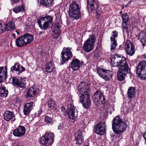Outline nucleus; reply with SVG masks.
Returning a JSON list of instances; mask_svg holds the SVG:
<instances>
[{"label": "nucleus", "mask_w": 146, "mask_h": 146, "mask_svg": "<svg viewBox=\"0 0 146 146\" xmlns=\"http://www.w3.org/2000/svg\"><path fill=\"white\" fill-rule=\"evenodd\" d=\"M45 68L46 71L49 73H51L55 70L54 64L51 61L48 62L46 63Z\"/></svg>", "instance_id": "a878e982"}, {"label": "nucleus", "mask_w": 146, "mask_h": 146, "mask_svg": "<svg viewBox=\"0 0 146 146\" xmlns=\"http://www.w3.org/2000/svg\"><path fill=\"white\" fill-rule=\"evenodd\" d=\"M22 142H15L14 144V146H23Z\"/></svg>", "instance_id": "c03bdc74"}, {"label": "nucleus", "mask_w": 146, "mask_h": 146, "mask_svg": "<svg viewBox=\"0 0 146 146\" xmlns=\"http://www.w3.org/2000/svg\"><path fill=\"white\" fill-rule=\"evenodd\" d=\"M45 121L47 123H53V120L52 118H50L48 116L46 117L45 118Z\"/></svg>", "instance_id": "ea45409f"}, {"label": "nucleus", "mask_w": 146, "mask_h": 146, "mask_svg": "<svg viewBox=\"0 0 146 146\" xmlns=\"http://www.w3.org/2000/svg\"><path fill=\"white\" fill-rule=\"evenodd\" d=\"M12 35L14 38H15V33L13 34Z\"/></svg>", "instance_id": "09e8293b"}, {"label": "nucleus", "mask_w": 146, "mask_h": 146, "mask_svg": "<svg viewBox=\"0 0 146 146\" xmlns=\"http://www.w3.org/2000/svg\"><path fill=\"white\" fill-rule=\"evenodd\" d=\"M140 41L143 46L146 45V33L144 32H141L139 36Z\"/></svg>", "instance_id": "c756f323"}, {"label": "nucleus", "mask_w": 146, "mask_h": 146, "mask_svg": "<svg viewBox=\"0 0 146 146\" xmlns=\"http://www.w3.org/2000/svg\"><path fill=\"white\" fill-rule=\"evenodd\" d=\"M87 7L88 11H90L92 13H94L97 16H99L100 11L98 7V5L94 0H88L87 2Z\"/></svg>", "instance_id": "1a4fd4ad"}, {"label": "nucleus", "mask_w": 146, "mask_h": 146, "mask_svg": "<svg viewBox=\"0 0 146 146\" xmlns=\"http://www.w3.org/2000/svg\"><path fill=\"white\" fill-rule=\"evenodd\" d=\"M13 83L18 87L21 88H24L25 87L26 84V80L24 78H13L12 79Z\"/></svg>", "instance_id": "a211bd4d"}, {"label": "nucleus", "mask_w": 146, "mask_h": 146, "mask_svg": "<svg viewBox=\"0 0 146 146\" xmlns=\"http://www.w3.org/2000/svg\"><path fill=\"white\" fill-rule=\"evenodd\" d=\"M66 112L70 119L73 120L75 119L76 117L75 113V109L73 104L70 103L68 105Z\"/></svg>", "instance_id": "f8f14e48"}, {"label": "nucleus", "mask_w": 146, "mask_h": 146, "mask_svg": "<svg viewBox=\"0 0 146 146\" xmlns=\"http://www.w3.org/2000/svg\"><path fill=\"white\" fill-rule=\"evenodd\" d=\"M61 26L59 23H57L56 24L54 29L52 30V31L53 32V37L55 39H58L60 35V28Z\"/></svg>", "instance_id": "393cba45"}, {"label": "nucleus", "mask_w": 146, "mask_h": 146, "mask_svg": "<svg viewBox=\"0 0 146 146\" xmlns=\"http://www.w3.org/2000/svg\"><path fill=\"white\" fill-rule=\"evenodd\" d=\"M63 129V127L61 125H59L58 126V130H61Z\"/></svg>", "instance_id": "49530a36"}, {"label": "nucleus", "mask_w": 146, "mask_h": 146, "mask_svg": "<svg viewBox=\"0 0 146 146\" xmlns=\"http://www.w3.org/2000/svg\"><path fill=\"white\" fill-rule=\"evenodd\" d=\"M53 18V17L47 15L40 17L37 20V22L41 29L47 30L52 25Z\"/></svg>", "instance_id": "39448f33"}, {"label": "nucleus", "mask_w": 146, "mask_h": 146, "mask_svg": "<svg viewBox=\"0 0 146 146\" xmlns=\"http://www.w3.org/2000/svg\"><path fill=\"white\" fill-rule=\"evenodd\" d=\"M85 146H89L88 145H86Z\"/></svg>", "instance_id": "13d9d810"}, {"label": "nucleus", "mask_w": 146, "mask_h": 146, "mask_svg": "<svg viewBox=\"0 0 146 146\" xmlns=\"http://www.w3.org/2000/svg\"><path fill=\"white\" fill-rule=\"evenodd\" d=\"M72 48L68 47H64L61 52V63L63 64L70 59L72 56V54L71 50Z\"/></svg>", "instance_id": "9d476101"}, {"label": "nucleus", "mask_w": 146, "mask_h": 146, "mask_svg": "<svg viewBox=\"0 0 146 146\" xmlns=\"http://www.w3.org/2000/svg\"><path fill=\"white\" fill-rule=\"evenodd\" d=\"M24 10V8L22 5L16 6L13 9V11L15 13H17Z\"/></svg>", "instance_id": "4c0bfd02"}, {"label": "nucleus", "mask_w": 146, "mask_h": 146, "mask_svg": "<svg viewBox=\"0 0 146 146\" xmlns=\"http://www.w3.org/2000/svg\"><path fill=\"white\" fill-rule=\"evenodd\" d=\"M6 67H0V83L5 80L7 77V71Z\"/></svg>", "instance_id": "6ab92c4d"}, {"label": "nucleus", "mask_w": 146, "mask_h": 146, "mask_svg": "<svg viewBox=\"0 0 146 146\" xmlns=\"http://www.w3.org/2000/svg\"><path fill=\"white\" fill-rule=\"evenodd\" d=\"M5 30V28H3L2 26V24L0 23V34L3 33Z\"/></svg>", "instance_id": "37998d69"}, {"label": "nucleus", "mask_w": 146, "mask_h": 146, "mask_svg": "<svg viewBox=\"0 0 146 146\" xmlns=\"http://www.w3.org/2000/svg\"><path fill=\"white\" fill-rule=\"evenodd\" d=\"M95 132L99 135H102L106 131V125L104 122H101L98 124L96 127Z\"/></svg>", "instance_id": "f3484780"}, {"label": "nucleus", "mask_w": 146, "mask_h": 146, "mask_svg": "<svg viewBox=\"0 0 146 146\" xmlns=\"http://www.w3.org/2000/svg\"><path fill=\"white\" fill-rule=\"evenodd\" d=\"M143 57L144 58H146V55H143Z\"/></svg>", "instance_id": "864d4df0"}, {"label": "nucleus", "mask_w": 146, "mask_h": 146, "mask_svg": "<svg viewBox=\"0 0 146 146\" xmlns=\"http://www.w3.org/2000/svg\"><path fill=\"white\" fill-rule=\"evenodd\" d=\"M25 42L22 36L19 37L15 40L16 45L19 47H21L26 46Z\"/></svg>", "instance_id": "cd10ccee"}, {"label": "nucleus", "mask_w": 146, "mask_h": 146, "mask_svg": "<svg viewBox=\"0 0 146 146\" xmlns=\"http://www.w3.org/2000/svg\"><path fill=\"white\" fill-rule=\"evenodd\" d=\"M112 129L116 134L122 133L127 127V124L123 121L119 116L114 118L111 122Z\"/></svg>", "instance_id": "7ed1b4c3"}, {"label": "nucleus", "mask_w": 146, "mask_h": 146, "mask_svg": "<svg viewBox=\"0 0 146 146\" xmlns=\"http://www.w3.org/2000/svg\"><path fill=\"white\" fill-rule=\"evenodd\" d=\"M35 105V103L33 102L26 103L24 106L23 112L24 114L26 115H28L32 110Z\"/></svg>", "instance_id": "dca6fc26"}, {"label": "nucleus", "mask_w": 146, "mask_h": 146, "mask_svg": "<svg viewBox=\"0 0 146 146\" xmlns=\"http://www.w3.org/2000/svg\"><path fill=\"white\" fill-rule=\"evenodd\" d=\"M16 32L17 34L18 35H19V34H20V33L19 32H18V31H15Z\"/></svg>", "instance_id": "8fccbe9b"}, {"label": "nucleus", "mask_w": 146, "mask_h": 146, "mask_svg": "<svg viewBox=\"0 0 146 146\" xmlns=\"http://www.w3.org/2000/svg\"><path fill=\"white\" fill-rule=\"evenodd\" d=\"M19 0H11V2H12L13 3H14L17 2Z\"/></svg>", "instance_id": "de8ad7c7"}, {"label": "nucleus", "mask_w": 146, "mask_h": 146, "mask_svg": "<svg viewBox=\"0 0 146 146\" xmlns=\"http://www.w3.org/2000/svg\"><path fill=\"white\" fill-rule=\"evenodd\" d=\"M135 90V87H130L128 88L127 94L129 98L131 99L135 97L136 93Z\"/></svg>", "instance_id": "c85d7f7f"}, {"label": "nucleus", "mask_w": 146, "mask_h": 146, "mask_svg": "<svg viewBox=\"0 0 146 146\" xmlns=\"http://www.w3.org/2000/svg\"><path fill=\"white\" fill-rule=\"evenodd\" d=\"M129 26V24H122L123 27V33H127L128 32V27Z\"/></svg>", "instance_id": "58836bf2"}, {"label": "nucleus", "mask_w": 146, "mask_h": 146, "mask_svg": "<svg viewBox=\"0 0 146 146\" xmlns=\"http://www.w3.org/2000/svg\"><path fill=\"white\" fill-rule=\"evenodd\" d=\"M38 90L36 88L31 87L28 90L26 95L27 97H33L36 96Z\"/></svg>", "instance_id": "5701e85b"}, {"label": "nucleus", "mask_w": 146, "mask_h": 146, "mask_svg": "<svg viewBox=\"0 0 146 146\" xmlns=\"http://www.w3.org/2000/svg\"><path fill=\"white\" fill-rule=\"evenodd\" d=\"M123 21L122 24H128L129 16L127 13L123 14L121 16Z\"/></svg>", "instance_id": "e433bc0d"}, {"label": "nucleus", "mask_w": 146, "mask_h": 146, "mask_svg": "<svg viewBox=\"0 0 146 146\" xmlns=\"http://www.w3.org/2000/svg\"><path fill=\"white\" fill-rule=\"evenodd\" d=\"M96 39L94 35H90L89 38L84 44L83 49L85 52H88L93 49Z\"/></svg>", "instance_id": "6e6552de"}, {"label": "nucleus", "mask_w": 146, "mask_h": 146, "mask_svg": "<svg viewBox=\"0 0 146 146\" xmlns=\"http://www.w3.org/2000/svg\"><path fill=\"white\" fill-rule=\"evenodd\" d=\"M131 3V2H129L127 3V4H128V5L130 3Z\"/></svg>", "instance_id": "4d7b16f0"}, {"label": "nucleus", "mask_w": 146, "mask_h": 146, "mask_svg": "<svg viewBox=\"0 0 146 146\" xmlns=\"http://www.w3.org/2000/svg\"><path fill=\"white\" fill-rule=\"evenodd\" d=\"M121 46V45H120V46H119V47H120Z\"/></svg>", "instance_id": "bf43d9fd"}, {"label": "nucleus", "mask_w": 146, "mask_h": 146, "mask_svg": "<svg viewBox=\"0 0 146 146\" xmlns=\"http://www.w3.org/2000/svg\"><path fill=\"white\" fill-rule=\"evenodd\" d=\"M75 140L76 141V143L80 145L84 141V136L82 131L79 130L76 131L74 134Z\"/></svg>", "instance_id": "ddd939ff"}, {"label": "nucleus", "mask_w": 146, "mask_h": 146, "mask_svg": "<svg viewBox=\"0 0 146 146\" xmlns=\"http://www.w3.org/2000/svg\"><path fill=\"white\" fill-rule=\"evenodd\" d=\"M0 146H1V144H0Z\"/></svg>", "instance_id": "052dcab7"}, {"label": "nucleus", "mask_w": 146, "mask_h": 146, "mask_svg": "<svg viewBox=\"0 0 146 146\" xmlns=\"http://www.w3.org/2000/svg\"><path fill=\"white\" fill-rule=\"evenodd\" d=\"M125 46L126 53L130 56L133 55L134 53L135 50L131 41L127 40L125 43Z\"/></svg>", "instance_id": "4468645a"}, {"label": "nucleus", "mask_w": 146, "mask_h": 146, "mask_svg": "<svg viewBox=\"0 0 146 146\" xmlns=\"http://www.w3.org/2000/svg\"><path fill=\"white\" fill-rule=\"evenodd\" d=\"M112 72L111 71L106 69L104 79L105 81L109 80L112 77Z\"/></svg>", "instance_id": "2f4dec72"}, {"label": "nucleus", "mask_w": 146, "mask_h": 146, "mask_svg": "<svg viewBox=\"0 0 146 146\" xmlns=\"http://www.w3.org/2000/svg\"><path fill=\"white\" fill-rule=\"evenodd\" d=\"M25 132V127L23 126H19L13 132L14 136L17 137H21L24 135Z\"/></svg>", "instance_id": "2eb2a0df"}, {"label": "nucleus", "mask_w": 146, "mask_h": 146, "mask_svg": "<svg viewBox=\"0 0 146 146\" xmlns=\"http://www.w3.org/2000/svg\"><path fill=\"white\" fill-rule=\"evenodd\" d=\"M111 59L114 66H117L119 68L117 72V78L119 81L124 80L126 75L127 76H129L130 78H131L130 70L126 63L125 58L115 54L111 56Z\"/></svg>", "instance_id": "f257e3e1"}, {"label": "nucleus", "mask_w": 146, "mask_h": 146, "mask_svg": "<svg viewBox=\"0 0 146 146\" xmlns=\"http://www.w3.org/2000/svg\"><path fill=\"white\" fill-rule=\"evenodd\" d=\"M8 94V92L6 87L4 86H1L0 87V96L5 98L7 97Z\"/></svg>", "instance_id": "7c9ffc66"}, {"label": "nucleus", "mask_w": 146, "mask_h": 146, "mask_svg": "<svg viewBox=\"0 0 146 146\" xmlns=\"http://www.w3.org/2000/svg\"><path fill=\"white\" fill-rule=\"evenodd\" d=\"M111 44L110 45L111 50V51L114 50L117 46L116 40L112 37H110Z\"/></svg>", "instance_id": "473e14b6"}, {"label": "nucleus", "mask_w": 146, "mask_h": 146, "mask_svg": "<svg viewBox=\"0 0 146 146\" xmlns=\"http://www.w3.org/2000/svg\"><path fill=\"white\" fill-rule=\"evenodd\" d=\"M52 3L51 0H41L40 1L41 5H45L47 7L50 6Z\"/></svg>", "instance_id": "f704fd0d"}, {"label": "nucleus", "mask_w": 146, "mask_h": 146, "mask_svg": "<svg viewBox=\"0 0 146 146\" xmlns=\"http://www.w3.org/2000/svg\"><path fill=\"white\" fill-rule=\"evenodd\" d=\"M42 32H41V31H40V32L39 34V35H41L42 34Z\"/></svg>", "instance_id": "3c124183"}, {"label": "nucleus", "mask_w": 146, "mask_h": 146, "mask_svg": "<svg viewBox=\"0 0 146 146\" xmlns=\"http://www.w3.org/2000/svg\"><path fill=\"white\" fill-rule=\"evenodd\" d=\"M54 134L51 132H46L44 136L41 138V144L47 146L52 145L54 141Z\"/></svg>", "instance_id": "0eeeda50"}, {"label": "nucleus", "mask_w": 146, "mask_h": 146, "mask_svg": "<svg viewBox=\"0 0 146 146\" xmlns=\"http://www.w3.org/2000/svg\"><path fill=\"white\" fill-rule=\"evenodd\" d=\"M97 73L98 75L104 79V76L106 69L100 67L97 68Z\"/></svg>", "instance_id": "72a5a7b5"}, {"label": "nucleus", "mask_w": 146, "mask_h": 146, "mask_svg": "<svg viewBox=\"0 0 146 146\" xmlns=\"http://www.w3.org/2000/svg\"><path fill=\"white\" fill-rule=\"evenodd\" d=\"M68 14L70 17L75 19H79L81 17L80 8L79 4L76 1L72 2L70 5Z\"/></svg>", "instance_id": "20e7f679"}, {"label": "nucleus", "mask_w": 146, "mask_h": 146, "mask_svg": "<svg viewBox=\"0 0 146 146\" xmlns=\"http://www.w3.org/2000/svg\"><path fill=\"white\" fill-rule=\"evenodd\" d=\"M5 30L8 31H13L15 29V23L10 21L5 25Z\"/></svg>", "instance_id": "bb28decb"}, {"label": "nucleus", "mask_w": 146, "mask_h": 146, "mask_svg": "<svg viewBox=\"0 0 146 146\" xmlns=\"http://www.w3.org/2000/svg\"><path fill=\"white\" fill-rule=\"evenodd\" d=\"M128 4H127L125 5V7H127V6H128Z\"/></svg>", "instance_id": "5fc2aeb1"}, {"label": "nucleus", "mask_w": 146, "mask_h": 146, "mask_svg": "<svg viewBox=\"0 0 146 146\" xmlns=\"http://www.w3.org/2000/svg\"><path fill=\"white\" fill-rule=\"evenodd\" d=\"M124 8V5H123L121 6V8H122V9H123V8Z\"/></svg>", "instance_id": "603ef678"}, {"label": "nucleus", "mask_w": 146, "mask_h": 146, "mask_svg": "<svg viewBox=\"0 0 146 146\" xmlns=\"http://www.w3.org/2000/svg\"><path fill=\"white\" fill-rule=\"evenodd\" d=\"M122 11H120L119 12V13H120V14H122Z\"/></svg>", "instance_id": "6e6d98bb"}, {"label": "nucleus", "mask_w": 146, "mask_h": 146, "mask_svg": "<svg viewBox=\"0 0 146 146\" xmlns=\"http://www.w3.org/2000/svg\"><path fill=\"white\" fill-rule=\"evenodd\" d=\"M15 117L14 113L9 110L6 111L3 115L4 119L7 121H9L12 119L13 121H15Z\"/></svg>", "instance_id": "4be33fe9"}, {"label": "nucleus", "mask_w": 146, "mask_h": 146, "mask_svg": "<svg viewBox=\"0 0 146 146\" xmlns=\"http://www.w3.org/2000/svg\"><path fill=\"white\" fill-rule=\"evenodd\" d=\"M48 107L51 108L53 109L55 107L56 103L54 100L52 98H50L48 100L46 103Z\"/></svg>", "instance_id": "c9c22d12"}, {"label": "nucleus", "mask_w": 146, "mask_h": 146, "mask_svg": "<svg viewBox=\"0 0 146 146\" xmlns=\"http://www.w3.org/2000/svg\"><path fill=\"white\" fill-rule=\"evenodd\" d=\"M61 111L63 113V115H66V109L64 106H62L61 108Z\"/></svg>", "instance_id": "79ce46f5"}, {"label": "nucleus", "mask_w": 146, "mask_h": 146, "mask_svg": "<svg viewBox=\"0 0 146 146\" xmlns=\"http://www.w3.org/2000/svg\"><path fill=\"white\" fill-rule=\"evenodd\" d=\"M92 97L93 102L97 106H99L101 104H104L105 102L104 96L98 91L94 93Z\"/></svg>", "instance_id": "9b49d317"}, {"label": "nucleus", "mask_w": 146, "mask_h": 146, "mask_svg": "<svg viewBox=\"0 0 146 146\" xmlns=\"http://www.w3.org/2000/svg\"><path fill=\"white\" fill-rule=\"evenodd\" d=\"M123 111L124 113H128V109H127V108H126V107H123Z\"/></svg>", "instance_id": "a18cd8bd"}, {"label": "nucleus", "mask_w": 146, "mask_h": 146, "mask_svg": "<svg viewBox=\"0 0 146 146\" xmlns=\"http://www.w3.org/2000/svg\"><path fill=\"white\" fill-rule=\"evenodd\" d=\"M112 33H113V35H112V36L111 37L115 39V38L117 37L118 36V33L116 31H114L112 32Z\"/></svg>", "instance_id": "a19ab883"}, {"label": "nucleus", "mask_w": 146, "mask_h": 146, "mask_svg": "<svg viewBox=\"0 0 146 146\" xmlns=\"http://www.w3.org/2000/svg\"><path fill=\"white\" fill-rule=\"evenodd\" d=\"M81 65L80 61L78 59L75 58L71 62L70 67L73 70L76 71L79 69Z\"/></svg>", "instance_id": "aec40b11"}, {"label": "nucleus", "mask_w": 146, "mask_h": 146, "mask_svg": "<svg viewBox=\"0 0 146 146\" xmlns=\"http://www.w3.org/2000/svg\"><path fill=\"white\" fill-rule=\"evenodd\" d=\"M25 70V68L18 63H16L14 66H12L11 68V71L12 72H14L15 71L18 72L17 73L18 74H19L20 73H22Z\"/></svg>", "instance_id": "412c9836"}, {"label": "nucleus", "mask_w": 146, "mask_h": 146, "mask_svg": "<svg viewBox=\"0 0 146 146\" xmlns=\"http://www.w3.org/2000/svg\"><path fill=\"white\" fill-rule=\"evenodd\" d=\"M136 74L142 80L146 79V62L142 61L136 67Z\"/></svg>", "instance_id": "423d86ee"}, {"label": "nucleus", "mask_w": 146, "mask_h": 146, "mask_svg": "<svg viewBox=\"0 0 146 146\" xmlns=\"http://www.w3.org/2000/svg\"><path fill=\"white\" fill-rule=\"evenodd\" d=\"M22 36L26 45L29 44L33 40V36L30 34L26 33Z\"/></svg>", "instance_id": "b1692460"}, {"label": "nucleus", "mask_w": 146, "mask_h": 146, "mask_svg": "<svg viewBox=\"0 0 146 146\" xmlns=\"http://www.w3.org/2000/svg\"><path fill=\"white\" fill-rule=\"evenodd\" d=\"M89 85L86 82H81L78 86V94L79 92L81 95L79 97L80 101L83 104V107L86 108H88L91 104L90 100V95L89 92L90 89Z\"/></svg>", "instance_id": "f03ea898"}]
</instances>
